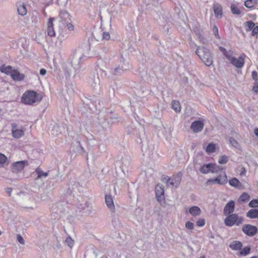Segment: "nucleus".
<instances>
[{"instance_id":"1","label":"nucleus","mask_w":258,"mask_h":258,"mask_svg":"<svg viewBox=\"0 0 258 258\" xmlns=\"http://www.w3.org/2000/svg\"><path fill=\"white\" fill-rule=\"evenodd\" d=\"M60 27H67L69 31H72L74 29V26L72 23L71 16L66 10H61L58 17Z\"/></svg>"},{"instance_id":"2","label":"nucleus","mask_w":258,"mask_h":258,"mask_svg":"<svg viewBox=\"0 0 258 258\" xmlns=\"http://www.w3.org/2000/svg\"><path fill=\"white\" fill-rule=\"evenodd\" d=\"M196 53L206 66L210 67L213 64V57L207 48L198 46Z\"/></svg>"},{"instance_id":"3","label":"nucleus","mask_w":258,"mask_h":258,"mask_svg":"<svg viewBox=\"0 0 258 258\" xmlns=\"http://www.w3.org/2000/svg\"><path fill=\"white\" fill-rule=\"evenodd\" d=\"M41 96L34 91H27L23 95L21 100L22 103L27 105H33L40 102Z\"/></svg>"},{"instance_id":"4","label":"nucleus","mask_w":258,"mask_h":258,"mask_svg":"<svg viewBox=\"0 0 258 258\" xmlns=\"http://www.w3.org/2000/svg\"><path fill=\"white\" fill-rule=\"evenodd\" d=\"M130 68L129 63L126 62L124 58L121 56L119 60V64L115 67L110 68L109 72L112 75L118 76L128 70Z\"/></svg>"},{"instance_id":"5","label":"nucleus","mask_w":258,"mask_h":258,"mask_svg":"<svg viewBox=\"0 0 258 258\" xmlns=\"http://www.w3.org/2000/svg\"><path fill=\"white\" fill-rule=\"evenodd\" d=\"M227 216V217L224 220V223L227 226L232 227L235 224L238 226L243 222L242 218L238 217L236 214H231Z\"/></svg>"},{"instance_id":"6","label":"nucleus","mask_w":258,"mask_h":258,"mask_svg":"<svg viewBox=\"0 0 258 258\" xmlns=\"http://www.w3.org/2000/svg\"><path fill=\"white\" fill-rule=\"evenodd\" d=\"M84 57L85 56L83 54H81L80 55L76 54L73 56L72 60V65L77 74L79 73L82 70L81 63L83 59H84Z\"/></svg>"},{"instance_id":"7","label":"nucleus","mask_w":258,"mask_h":258,"mask_svg":"<svg viewBox=\"0 0 258 258\" xmlns=\"http://www.w3.org/2000/svg\"><path fill=\"white\" fill-rule=\"evenodd\" d=\"M227 177L226 173L224 172L222 174L219 175L216 178L212 179L210 178L208 179L206 182L207 185H209L210 183L214 184H218L223 185L227 183Z\"/></svg>"},{"instance_id":"8","label":"nucleus","mask_w":258,"mask_h":258,"mask_svg":"<svg viewBox=\"0 0 258 258\" xmlns=\"http://www.w3.org/2000/svg\"><path fill=\"white\" fill-rule=\"evenodd\" d=\"M182 174L178 173L176 176L167 179L166 183L168 186L177 187L179 186L181 180Z\"/></svg>"},{"instance_id":"9","label":"nucleus","mask_w":258,"mask_h":258,"mask_svg":"<svg viewBox=\"0 0 258 258\" xmlns=\"http://www.w3.org/2000/svg\"><path fill=\"white\" fill-rule=\"evenodd\" d=\"M242 231L246 235L249 236H253L257 233V228L255 226L246 224L242 227Z\"/></svg>"},{"instance_id":"10","label":"nucleus","mask_w":258,"mask_h":258,"mask_svg":"<svg viewBox=\"0 0 258 258\" xmlns=\"http://www.w3.org/2000/svg\"><path fill=\"white\" fill-rule=\"evenodd\" d=\"M55 18L50 17L47 23L46 32L48 36L50 37H55V32L54 29V21Z\"/></svg>"},{"instance_id":"11","label":"nucleus","mask_w":258,"mask_h":258,"mask_svg":"<svg viewBox=\"0 0 258 258\" xmlns=\"http://www.w3.org/2000/svg\"><path fill=\"white\" fill-rule=\"evenodd\" d=\"M244 56L241 55L238 58L230 56L228 57V59L230 61V62L235 67L237 68H242L244 63Z\"/></svg>"},{"instance_id":"12","label":"nucleus","mask_w":258,"mask_h":258,"mask_svg":"<svg viewBox=\"0 0 258 258\" xmlns=\"http://www.w3.org/2000/svg\"><path fill=\"white\" fill-rule=\"evenodd\" d=\"M27 165V161H21L16 162L12 165V170L13 172H18L22 171Z\"/></svg>"},{"instance_id":"13","label":"nucleus","mask_w":258,"mask_h":258,"mask_svg":"<svg viewBox=\"0 0 258 258\" xmlns=\"http://www.w3.org/2000/svg\"><path fill=\"white\" fill-rule=\"evenodd\" d=\"M204 124L201 120H196L194 121L190 126V129L194 133L201 132L204 128Z\"/></svg>"},{"instance_id":"14","label":"nucleus","mask_w":258,"mask_h":258,"mask_svg":"<svg viewBox=\"0 0 258 258\" xmlns=\"http://www.w3.org/2000/svg\"><path fill=\"white\" fill-rule=\"evenodd\" d=\"M155 192L157 200L158 202H161L165 199L164 190L161 185H157L155 187Z\"/></svg>"},{"instance_id":"15","label":"nucleus","mask_w":258,"mask_h":258,"mask_svg":"<svg viewBox=\"0 0 258 258\" xmlns=\"http://www.w3.org/2000/svg\"><path fill=\"white\" fill-rule=\"evenodd\" d=\"M16 123L12 124V134L14 138L19 139L24 135V132L22 129H17Z\"/></svg>"},{"instance_id":"16","label":"nucleus","mask_w":258,"mask_h":258,"mask_svg":"<svg viewBox=\"0 0 258 258\" xmlns=\"http://www.w3.org/2000/svg\"><path fill=\"white\" fill-rule=\"evenodd\" d=\"M235 208V202L233 201H230L225 206L224 209V214L227 216L232 214Z\"/></svg>"},{"instance_id":"17","label":"nucleus","mask_w":258,"mask_h":258,"mask_svg":"<svg viewBox=\"0 0 258 258\" xmlns=\"http://www.w3.org/2000/svg\"><path fill=\"white\" fill-rule=\"evenodd\" d=\"M105 200L106 206L110 211L114 212L115 210V206L113 203V197L111 195H106Z\"/></svg>"},{"instance_id":"18","label":"nucleus","mask_w":258,"mask_h":258,"mask_svg":"<svg viewBox=\"0 0 258 258\" xmlns=\"http://www.w3.org/2000/svg\"><path fill=\"white\" fill-rule=\"evenodd\" d=\"M12 78L16 81H21L23 80L25 76L23 74H21L18 71L13 70L11 75Z\"/></svg>"},{"instance_id":"19","label":"nucleus","mask_w":258,"mask_h":258,"mask_svg":"<svg viewBox=\"0 0 258 258\" xmlns=\"http://www.w3.org/2000/svg\"><path fill=\"white\" fill-rule=\"evenodd\" d=\"M213 10L216 18H220L222 17V8L220 4L218 3L214 4L213 5Z\"/></svg>"},{"instance_id":"20","label":"nucleus","mask_w":258,"mask_h":258,"mask_svg":"<svg viewBox=\"0 0 258 258\" xmlns=\"http://www.w3.org/2000/svg\"><path fill=\"white\" fill-rule=\"evenodd\" d=\"M189 213L191 215L194 217L199 216L201 213V210L198 206H192L189 208Z\"/></svg>"},{"instance_id":"21","label":"nucleus","mask_w":258,"mask_h":258,"mask_svg":"<svg viewBox=\"0 0 258 258\" xmlns=\"http://www.w3.org/2000/svg\"><path fill=\"white\" fill-rule=\"evenodd\" d=\"M231 249L234 250H241L242 247V244L239 241H233L231 244L229 245Z\"/></svg>"},{"instance_id":"22","label":"nucleus","mask_w":258,"mask_h":258,"mask_svg":"<svg viewBox=\"0 0 258 258\" xmlns=\"http://www.w3.org/2000/svg\"><path fill=\"white\" fill-rule=\"evenodd\" d=\"M13 71L12 67L10 66H6L5 65H2L0 67V71L8 75L11 76Z\"/></svg>"},{"instance_id":"23","label":"nucleus","mask_w":258,"mask_h":258,"mask_svg":"<svg viewBox=\"0 0 258 258\" xmlns=\"http://www.w3.org/2000/svg\"><path fill=\"white\" fill-rule=\"evenodd\" d=\"M229 183L232 186L239 188L242 186L241 183L235 177L229 180Z\"/></svg>"},{"instance_id":"24","label":"nucleus","mask_w":258,"mask_h":258,"mask_svg":"<svg viewBox=\"0 0 258 258\" xmlns=\"http://www.w3.org/2000/svg\"><path fill=\"white\" fill-rule=\"evenodd\" d=\"M35 172L37 174V179H40L42 177H46L48 175V172L43 171L40 168H36Z\"/></svg>"},{"instance_id":"25","label":"nucleus","mask_w":258,"mask_h":258,"mask_svg":"<svg viewBox=\"0 0 258 258\" xmlns=\"http://www.w3.org/2000/svg\"><path fill=\"white\" fill-rule=\"evenodd\" d=\"M200 171L204 174H207L209 172H211V163L204 164L200 168Z\"/></svg>"},{"instance_id":"26","label":"nucleus","mask_w":258,"mask_h":258,"mask_svg":"<svg viewBox=\"0 0 258 258\" xmlns=\"http://www.w3.org/2000/svg\"><path fill=\"white\" fill-rule=\"evenodd\" d=\"M17 11L19 15L24 16L27 14V11L26 6L24 4L18 6Z\"/></svg>"},{"instance_id":"27","label":"nucleus","mask_w":258,"mask_h":258,"mask_svg":"<svg viewBox=\"0 0 258 258\" xmlns=\"http://www.w3.org/2000/svg\"><path fill=\"white\" fill-rule=\"evenodd\" d=\"M172 108L175 112H179L181 110V108L179 101L173 100L172 101Z\"/></svg>"},{"instance_id":"28","label":"nucleus","mask_w":258,"mask_h":258,"mask_svg":"<svg viewBox=\"0 0 258 258\" xmlns=\"http://www.w3.org/2000/svg\"><path fill=\"white\" fill-rule=\"evenodd\" d=\"M250 250H251V248H250V246H247L244 247L243 249H241V250L239 251L238 255H239L241 256H246L250 253Z\"/></svg>"},{"instance_id":"29","label":"nucleus","mask_w":258,"mask_h":258,"mask_svg":"<svg viewBox=\"0 0 258 258\" xmlns=\"http://www.w3.org/2000/svg\"><path fill=\"white\" fill-rule=\"evenodd\" d=\"M257 3V0H247L244 2V6L249 9H251L254 7Z\"/></svg>"},{"instance_id":"30","label":"nucleus","mask_w":258,"mask_h":258,"mask_svg":"<svg viewBox=\"0 0 258 258\" xmlns=\"http://www.w3.org/2000/svg\"><path fill=\"white\" fill-rule=\"evenodd\" d=\"M250 199L249 195L246 192L242 193L238 199L239 202H246L249 201Z\"/></svg>"},{"instance_id":"31","label":"nucleus","mask_w":258,"mask_h":258,"mask_svg":"<svg viewBox=\"0 0 258 258\" xmlns=\"http://www.w3.org/2000/svg\"><path fill=\"white\" fill-rule=\"evenodd\" d=\"M211 172L217 173L221 171L223 168L216 164L211 163Z\"/></svg>"},{"instance_id":"32","label":"nucleus","mask_w":258,"mask_h":258,"mask_svg":"<svg viewBox=\"0 0 258 258\" xmlns=\"http://www.w3.org/2000/svg\"><path fill=\"white\" fill-rule=\"evenodd\" d=\"M61 132L60 128L58 125L54 126L51 130V134L54 136H57Z\"/></svg>"},{"instance_id":"33","label":"nucleus","mask_w":258,"mask_h":258,"mask_svg":"<svg viewBox=\"0 0 258 258\" xmlns=\"http://www.w3.org/2000/svg\"><path fill=\"white\" fill-rule=\"evenodd\" d=\"M91 84V86L94 88H96L99 86L100 80L98 76H97L96 77H94V79L92 80Z\"/></svg>"},{"instance_id":"34","label":"nucleus","mask_w":258,"mask_h":258,"mask_svg":"<svg viewBox=\"0 0 258 258\" xmlns=\"http://www.w3.org/2000/svg\"><path fill=\"white\" fill-rule=\"evenodd\" d=\"M245 26L247 27L246 31L252 30L255 27V24L251 21H249L245 23Z\"/></svg>"},{"instance_id":"35","label":"nucleus","mask_w":258,"mask_h":258,"mask_svg":"<svg viewBox=\"0 0 258 258\" xmlns=\"http://www.w3.org/2000/svg\"><path fill=\"white\" fill-rule=\"evenodd\" d=\"M231 11L232 14L234 15H239L241 13L240 10L234 4H232L231 6Z\"/></svg>"},{"instance_id":"36","label":"nucleus","mask_w":258,"mask_h":258,"mask_svg":"<svg viewBox=\"0 0 258 258\" xmlns=\"http://www.w3.org/2000/svg\"><path fill=\"white\" fill-rule=\"evenodd\" d=\"M229 142L230 144L234 148L236 149H238L240 147V145L239 143L236 141L233 138H229Z\"/></svg>"},{"instance_id":"37","label":"nucleus","mask_w":258,"mask_h":258,"mask_svg":"<svg viewBox=\"0 0 258 258\" xmlns=\"http://www.w3.org/2000/svg\"><path fill=\"white\" fill-rule=\"evenodd\" d=\"M215 149L216 147L215 144L211 143L208 145L206 151L208 153H213L215 152Z\"/></svg>"},{"instance_id":"38","label":"nucleus","mask_w":258,"mask_h":258,"mask_svg":"<svg viewBox=\"0 0 258 258\" xmlns=\"http://www.w3.org/2000/svg\"><path fill=\"white\" fill-rule=\"evenodd\" d=\"M7 160V157L5 155L0 153V168L4 167Z\"/></svg>"},{"instance_id":"39","label":"nucleus","mask_w":258,"mask_h":258,"mask_svg":"<svg viewBox=\"0 0 258 258\" xmlns=\"http://www.w3.org/2000/svg\"><path fill=\"white\" fill-rule=\"evenodd\" d=\"M109 116L105 119L107 121V124L113 123L117 120L116 117H112L110 115H109Z\"/></svg>"},{"instance_id":"40","label":"nucleus","mask_w":258,"mask_h":258,"mask_svg":"<svg viewBox=\"0 0 258 258\" xmlns=\"http://www.w3.org/2000/svg\"><path fill=\"white\" fill-rule=\"evenodd\" d=\"M228 157L226 155L220 156L218 160V163L220 164H225L228 162Z\"/></svg>"},{"instance_id":"41","label":"nucleus","mask_w":258,"mask_h":258,"mask_svg":"<svg viewBox=\"0 0 258 258\" xmlns=\"http://www.w3.org/2000/svg\"><path fill=\"white\" fill-rule=\"evenodd\" d=\"M65 242L66 244L70 248H72L74 245V240L72 239V238L70 236L68 237L66 240Z\"/></svg>"},{"instance_id":"42","label":"nucleus","mask_w":258,"mask_h":258,"mask_svg":"<svg viewBox=\"0 0 258 258\" xmlns=\"http://www.w3.org/2000/svg\"><path fill=\"white\" fill-rule=\"evenodd\" d=\"M249 207L251 208L258 207V199L251 200L248 204Z\"/></svg>"},{"instance_id":"43","label":"nucleus","mask_w":258,"mask_h":258,"mask_svg":"<svg viewBox=\"0 0 258 258\" xmlns=\"http://www.w3.org/2000/svg\"><path fill=\"white\" fill-rule=\"evenodd\" d=\"M185 226L186 229L192 230L194 228V224L191 222L188 221L185 223Z\"/></svg>"},{"instance_id":"44","label":"nucleus","mask_w":258,"mask_h":258,"mask_svg":"<svg viewBox=\"0 0 258 258\" xmlns=\"http://www.w3.org/2000/svg\"><path fill=\"white\" fill-rule=\"evenodd\" d=\"M213 33H214L215 36L217 38L220 39V36L218 34V27L216 25H215L213 27Z\"/></svg>"},{"instance_id":"45","label":"nucleus","mask_w":258,"mask_h":258,"mask_svg":"<svg viewBox=\"0 0 258 258\" xmlns=\"http://www.w3.org/2000/svg\"><path fill=\"white\" fill-rule=\"evenodd\" d=\"M197 225L199 227L204 226L205 224V221L204 219H201L197 221Z\"/></svg>"},{"instance_id":"46","label":"nucleus","mask_w":258,"mask_h":258,"mask_svg":"<svg viewBox=\"0 0 258 258\" xmlns=\"http://www.w3.org/2000/svg\"><path fill=\"white\" fill-rule=\"evenodd\" d=\"M17 240L21 244H25V241L23 238L20 234L17 235Z\"/></svg>"},{"instance_id":"47","label":"nucleus","mask_w":258,"mask_h":258,"mask_svg":"<svg viewBox=\"0 0 258 258\" xmlns=\"http://www.w3.org/2000/svg\"><path fill=\"white\" fill-rule=\"evenodd\" d=\"M219 50L222 52L223 54L227 58H228V57H229L230 55H228L227 53V52L226 50V49L222 46L219 47Z\"/></svg>"},{"instance_id":"48","label":"nucleus","mask_w":258,"mask_h":258,"mask_svg":"<svg viewBox=\"0 0 258 258\" xmlns=\"http://www.w3.org/2000/svg\"><path fill=\"white\" fill-rule=\"evenodd\" d=\"M102 39L108 40L110 39V34L108 32H105L102 34Z\"/></svg>"},{"instance_id":"49","label":"nucleus","mask_w":258,"mask_h":258,"mask_svg":"<svg viewBox=\"0 0 258 258\" xmlns=\"http://www.w3.org/2000/svg\"><path fill=\"white\" fill-rule=\"evenodd\" d=\"M258 34V26H256L253 28L252 30V35L254 36Z\"/></svg>"},{"instance_id":"50","label":"nucleus","mask_w":258,"mask_h":258,"mask_svg":"<svg viewBox=\"0 0 258 258\" xmlns=\"http://www.w3.org/2000/svg\"><path fill=\"white\" fill-rule=\"evenodd\" d=\"M257 76H258V74H257V73L256 72H255V71L252 72V78L255 81H257V80H258Z\"/></svg>"},{"instance_id":"51","label":"nucleus","mask_w":258,"mask_h":258,"mask_svg":"<svg viewBox=\"0 0 258 258\" xmlns=\"http://www.w3.org/2000/svg\"><path fill=\"white\" fill-rule=\"evenodd\" d=\"M6 191L8 194L9 196H10L12 191V188L11 187H7L6 189Z\"/></svg>"},{"instance_id":"52","label":"nucleus","mask_w":258,"mask_h":258,"mask_svg":"<svg viewBox=\"0 0 258 258\" xmlns=\"http://www.w3.org/2000/svg\"><path fill=\"white\" fill-rule=\"evenodd\" d=\"M253 90L255 93H258V84L256 83L253 87Z\"/></svg>"},{"instance_id":"53","label":"nucleus","mask_w":258,"mask_h":258,"mask_svg":"<svg viewBox=\"0 0 258 258\" xmlns=\"http://www.w3.org/2000/svg\"><path fill=\"white\" fill-rule=\"evenodd\" d=\"M46 74V70L44 69H41L40 70V74L42 76H44Z\"/></svg>"},{"instance_id":"54","label":"nucleus","mask_w":258,"mask_h":258,"mask_svg":"<svg viewBox=\"0 0 258 258\" xmlns=\"http://www.w3.org/2000/svg\"><path fill=\"white\" fill-rule=\"evenodd\" d=\"M195 32L196 33V36L198 38V39L202 37V35L200 33V30H197V31L195 30Z\"/></svg>"},{"instance_id":"55","label":"nucleus","mask_w":258,"mask_h":258,"mask_svg":"<svg viewBox=\"0 0 258 258\" xmlns=\"http://www.w3.org/2000/svg\"><path fill=\"white\" fill-rule=\"evenodd\" d=\"M199 39L200 41L201 42H202V43L205 44L206 43V39L202 36L201 38H199Z\"/></svg>"},{"instance_id":"56","label":"nucleus","mask_w":258,"mask_h":258,"mask_svg":"<svg viewBox=\"0 0 258 258\" xmlns=\"http://www.w3.org/2000/svg\"><path fill=\"white\" fill-rule=\"evenodd\" d=\"M58 3L60 2L61 5H65L67 3V0H57Z\"/></svg>"},{"instance_id":"57","label":"nucleus","mask_w":258,"mask_h":258,"mask_svg":"<svg viewBox=\"0 0 258 258\" xmlns=\"http://www.w3.org/2000/svg\"><path fill=\"white\" fill-rule=\"evenodd\" d=\"M190 46L191 47L194 48L197 46V45L195 44V42L191 41L190 43Z\"/></svg>"},{"instance_id":"58","label":"nucleus","mask_w":258,"mask_h":258,"mask_svg":"<svg viewBox=\"0 0 258 258\" xmlns=\"http://www.w3.org/2000/svg\"><path fill=\"white\" fill-rule=\"evenodd\" d=\"M254 133L256 136H258V128L254 130Z\"/></svg>"},{"instance_id":"59","label":"nucleus","mask_w":258,"mask_h":258,"mask_svg":"<svg viewBox=\"0 0 258 258\" xmlns=\"http://www.w3.org/2000/svg\"><path fill=\"white\" fill-rule=\"evenodd\" d=\"M100 123H102V125L104 126V127H106L107 126V124H106V123H107V121L106 120L105 121H104V122H102V121H100Z\"/></svg>"},{"instance_id":"60","label":"nucleus","mask_w":258,"mask_h":258,"mask_svg":"<svg viewBox=\"0 0 258 258\" xmlns=\"http://www.w3.org/2000/svg\"><path fill=\"white\" fill-rule=\"evenodd\" d=\"M250 258H258V256H252Z\"/></svg>"},{"instance_id":"61","label":"nucleus","mask_w":258,"mask_h":258,"mask_svg":"<svg viewBox=\"0 0 258 258\" xmlns=\"http://www.w3.org/2000/svg\"><path fill=\"white\" fill-rule=\"evenodd\" d=\"M199 258H205V256H201Z\"/></svg>"},{"instance_id":"62","label":"nucleus","mask_w":258,"mask_h":258,"mask_svg":"<svg viewBox=\"0 0 258 258\" xmlns=\"http://www.w3.org/2000/svg\"><path fill=\"white\" fill-rule=\"evenodd\" d=\"M2 234V232L0 231V235Z\"/></svg>"}]
</instances>
